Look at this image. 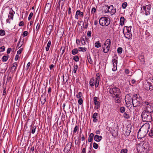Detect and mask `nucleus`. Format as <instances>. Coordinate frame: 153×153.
Masks as SVG:
<instances>
[{
  "instance_id": "obj_33",
  "label": "nucleus",
  "mask_w": 153,
  "mask_h": 153,
  "mask_svg": "<svg viewBox=\"0 0 153 153\" xmlns=\"http://www.w3.org/2000/svg\"><path fill=\"white\" fill-rule=\"evenodd\" d=\"M126 108L125 107L122 106L120 107V111L121 113H125Z\"/></svg>"
},
{
  "instance_id": "obj_15",
  "label": "nucleus",
  "mask_w": 153,
  "mask_h": 153,
  "mask_svg": "<svg viewBox=\"0 0 153 153\" xmlns=\"http://www.w3.org/2000/svg\"><path fill=\"white\" fill-rule=\"evenodd\" d=\"M14 14V12L12 8H11L10 10V12L8 16V17L9 18H10L12 19L13 17V15Z\"/></svg>"
},
{
  "instance_id": "obj_56",
  "label": "nucleus",
  "mask_w": 153,
  "mask_h": 153,
  "mask_svg": "<svg viewBox=\"0 0 153 153\" xmlns=\"http://www.w3.org/2000/svg\"><path fill=\"white\" fill-rule=\"evenodd\" d=\"M17 65V63L16 62L14 63L12 66V68L13 69V68H15L14 70L16 69Z\"/></svg>"
},
{
  "instance_id": "obj_45",
  "label": "nucleus",
  "mask_w": 153,
  "mask_h": 153,
  "mask_svg": "<svg viewBox=\"0 0 153 153\" xmlns=\"http://www.w3.org/2000/svg\"><path fill=\"white\" fill-rule=\"evenodd\" d=\"M139 59L141 62H145L144 56L141 55L139 56Z\"/></svg>"
},
{
  "instance_id": "obj_62",
  "label": "nucleus",
  "mask_w": 153,
  "mask_h": 153,
  "mask_svg": "<svg viewBox=\"0 0 153 153\" xmlns=\"http://www.w3.org/2000/svg\"><path fill=\"white\" fill-rule=\"evenodd\" d=\"M83 102L82 100V98H79L78 100V103L79 105H81Z\"/></svg>"
},
{
  "instance_id": "obj_38",
  "label": "nucleus",
  "mask_w": 153,
  "mask_h": 153,
  "mask_svg": "<svg viewBox=\"0 0 153 153\" xmlns=\"http://www.w3.org/2000/svg\"><path fill=\"white\" fill-rule=\"evenodd\" d=\"M40 24L41 22H40L38 23L37 24L36 30L37 32L38 31L40 28Z\"/></svg>"
},
{
  "instance_id": "obj_12",
  "label": "nucleus",
  "mask_w": 153,
  "mask_h": 153,
  "mask_svg": "<svg viewBox=\"0 0 153 153\" xmlns=\"http://www.w3.org/2000/svg\"><path fill=\"white\" fill-rule=\"evenodd\" d=\"M124 29H123V34L124 35V36L126 38L128 39H130L132 36V34L131 33H130L127 32L126 33H125L124 32Z\"/></svg>"
},
{
  "instance_id": "obj_46",
  "label": "nucleus",
  "mask_w": 153,
  "mask_h": 153,
  "mask_svg": "<svg viewBox=\"0 0 153 153\" xmlns=\"http://www.w3.org/2000/svg\"><path fill=\"white\" fill-rule=\"evenodd\" d=\"M123 51V49L121 47H119L118 48L117 50V53H118L121 54L122 53Z\"/></svg>"
},
{
  "instance_id": "obj_51",
  "label": "nucleus",
  "mask_w": 153,
  "mask_h": 153,
  "mask_svg": "<svg viewBox=\"0 0 153 153\" xmlns=\"http://www.w3.org/2000/svg\"><path fill=\"white\" fill-rule=\"evenodd\" d=\"M73 59L75 61V62H78L79 61V58L78 56H74L73 58Z\"/></svg>"
},
{
  "instance_id": "obj_40",
  "label": "nucleus",
  "mask_w": 153,
  "mask_h": 153,
  "mask_svg": "<svg viewBox=\"0 0 153 153\" xmlns=\"http://www.w3.org/2000/svg\"><path fill=\"white\" fill-rule=\"evenodd\" d=\"M87 58L89 63L90 64H92L93 63V61L91 59V56H87Z\"/></svg>"
},
{
  "instance_id": "obj_53",
  "label": "nucleus",
  "mask_w": 153,
  "mask_h": 153,
  "mask_svg": "<svg viewBox=\"0 0 153 153\" xmlns=\"http://www.w3.org/2000/svg\"><path fill=\"white\" fill-rule=\"evenodd\" d=\"M18 109H19V108H18ZM18 111H19V110H18L17 113L15 116V117L14 119V121H15V120H17V121L18 119L19 118V115L18 114Z\"/></svg>"
},
{
  "instance_id": "obj_64",
  "label": "nucleus",
  "mask_w": 153,
  "mask_h": 153,
  "mask_svg": "<svg viewBox=\"0 0 153 153\" xmlns=\"http://www.w3.org/2000/svg\"><path fill=\"white\" fill-rule=\"evenodd\" d=\"M130 71L128 69H125V73L127 74H129Z\"/></svg>"
},
{
  "instance_id": "obj_10",
  "label": "nucleus",
  "mask_w": 153,
  "mask_h": 153,
  "mask_svg": "<svg viewBox=\"0 0 153 153\" xmlns=\"http://www.w3.org/2000/svg\"><path fill=\"white\" fill-rule=\"evenodd\" d=\"M100 79V74L99 73H97L96 74V81H95V87L97 88L98 87L99 82Z\"/></svg>"
},
{
  "instance_id": "obj_42",
  "label": "nucleus",
  "mask_w": 153,
  "mask_h": 153,
  "mask_svg": "<svg viewBox=\"0 0 153 153\" xmlns=\"http://www.w3.org/2000/svg\"><path fill=\"white\" fill-rule=\"evenodd\" d=\"M78 68V66L77 65H76L74 66L73 71L74 73H76Z\"/></svg>"
},
{
  "instance_id": "obj_37",
  "label": "nucleus",
  "mask_w": 153,
  "mask_h": 153,
  "mask_svg": "<svg viewBox=\"0 0 153 153\" xmlns=\"http://www.w3.org/2000/svg\"><path fill=\"white\" fill-rule=\"evenodd\" d=\"M143 146L144 149H149V146L147 143H144Z\"/></svg>"
},
{
  "instance_id": "obj_48",
  "label": "nucleus",
  "mask_w": 153,
  "mask_h": 153,
  "mask_svg": "<svg viewBox=\"0 0 153 153\" xmlns=\"http://www.w3.org/2000/svg\"><path fill=\"white\" fill-rule=\"evenodd\" d=\"M79 130V128L77 126H76L75 127H74V131H73L74 134L75 133H76V131L78 130Z\"/></svg>"
},
{
  "instance_id": "obj_11",
  "label": "nucleus",
  "mask_w": 153,
  "mask_h": 153,
  "mask_svg": "<svg viewBox=\"0 0 153 153\" xmlns=\"http://www.w3.org/2000/svg\"><path fill=\"white\" fill-rule=\"evenodd\" d=\"M110 46L103 45L102 46L103 51L104 53H108L109 50Z\"/></svg>"
},
{
  "instance_id": "obj_60",
  "label": "nucleus",
  "mask_w": 153,
  "mask_h": 153,
  "mask_svg": "<svg viewBox=\"0 0 153 153\" xmlns=\"http://www.w3.org/2000/svg\"><path fill=\"white\" fill-rule=\"evenodd\" d=\"M87 35L88 37H90L91 35V31H88L87 32Z\"/></svg>"
},
{
  "instance_id": "obj_55",
  "label": "nucleus",
  "mask_w": 153,
  "mask_h": 153,
  "mask_svg": "<svg viewBox=\"0 0 153 153\" xmlns=\"http://www.w3.org/2000/svg\"><path fill=\"white\" fill-rule=\"evenodd\" d=\"M28 34V32L27 31H24L23 33L22 34V36L23 37H24L26 36H27Z\"/></svg>"
},
{
  "instance_id": "obj_6",
  "label": "nucleus",
  "mask_w": 153,
  "mask_h": 153,
  "mask_svg": "<svg viewBox=\"0 0 153 153\" xmlns=\"http://www.w3.org/2000/svg\"><path fill=\"white\" fill-rule=\"evenodd\" d=\"M125 100L126 106L127 107H129L132 104L133 97H131V95L130 94H127L125 97Z\"/></svg>"
},
{
  "instance_id": "obj_27",
  "label": "nucleus",
  "mask_w": 153,
  "mask_h": 153,
  "mask_svg": "<svg viewBox=\"0 0 153 153\" xmlns=\"http://www.w3.org/2000/svg\"><path fill=\"white\" fill-rule=\"evenodd\" d=\"M151 85V83L150 82H147V84L145 85V89L147 90H149L151 88H150V86Z\"/></svg>"
},
{
  "instance_id": "obj_50",
  "label": "nucleus",
  "mask_w": 153,
  "mask_h": 153,
  "mask_svg": "<svg viewBox=\"0 0 153 153\" xmlns=\"http://www.w3.org/2000/svg\"><path fill=\"white\" fill-rule=\"evenodd\" d=\"M93 147L95 149H97L98 147V145L95 143H93Z\"/></svg>"
},
{
  "instance_id": "obj_31",
  "label": "nucleus",
  "mask_w": 153,
  "mask_h": 153,
  "mask_svg": "<svg viewBox=\"0 0 153 153\" xmlns=\"http://www.w3.org/2000/svg\"><path fill=\"white\" fill-rule=\"evenodd\" d=\"M123 116L126 119H128L130 117L129 114L127 112L124 113Z\"/></svg>"
},
{
  "instance_id": "obj_52",
  "label": "nucleus",
  "mask_w": 153,
  "mask_h": 153,
  "mask_svg": "<svg viewBox=\"0 0 153 153\" xmlns=\"http://www.w3.org/2000/svg\"><path fill=\"white\" fill-rule=\"evenodd\" d=\"M149 134L150 137L153 136V128L151 129L149 133Z\"/></svg>"
},
{
  "instance_id": "obj_35",
  "label": "nucleus",
  "mask_w": 153,
  "mask_h": 153,
  "mask_svg": "<svg viewBox=\"0 0 153 153\" xmlns=\"http://www.w3.org/2000/svg\"><path fill=\"white\" fill-rule=\"evenodd\" d=\"M126 28V30H127V32L129 33H130L131 32V26H130L129 27L125 26L124 27V28Z\"/></svg>"
},
{
  "instance_id": "obj_17",
  "label": "nucleus",
  "mask_w": 153,
  "mask_h": 153,
  "mask_svg": "<svg viewBox=\"0 0 153 153\" xmlns=\"http://www.w3.org/2000/svg\"><path fill=\"white\" fill-rule=\"evenodd\" d=\"M143 8V10L145 11V14L146 16H148L150 14V13L147 10L146 7V6H143L141 7V10Z\"/></svg>"
},
{
  "instance_id": "obj_59",
  "label": "nucleus",
  "mask_w": 153,
  "mask_h": 153,
  "mask_svg": "<svg viewBox=\"0 0 153 153\" xmlns=\"http://www.w3.org/2000/svg\"><path fill=\"white\" fill-rule=\"evenodd\" d=\"M33 15V13L32 12H31L30 13L29 15V17H28V19L29 20H30L31 19Z\"/></svg>"
},
{
  "instance_id": "obj_14",
  "label": "nucleus",
  "mask_w": 153,
  "mask_h": 153,
  "mask_svg": "<svg viewBox=\"0 0 153 153\" xmlns=\"http://www.w3.org/2000/svg\"><path fill=\"white\" fill-rule=\"evenodd\" d=\"M71 143L69 142L65 146V149L67 150V151L69 152L71 148Z\"/></svg>"
},
{
  "instance_id": "obj_58",
  "label": "nucleus",
  "mask_w": 153,
  "mask_h": 153,
  "mask_svg": "<svg viewBox=\"0 0 153 153\" xmlns=\"http://www.w3.org/2000/svg\"><path fill=\"white\" fill-rule=\"evenodd\" d=\"M96 9L95 7H93L91 10V13L93 14H94L96 12Z\"/></svg>"
},
{
  "instance_id": "obj_18",
  "label": "nucleus",
  "mask_w": 153,
  "mask_h": 153,
  "mask_svg": "<svg viewBox=\"0 0 153 153\" xmlns=\"http://www.w3.org/2000/svg\"><path fill=\"white\" fill-rule=\"evenodd\" d=\"M98 114L97 113H94L92 116V118L94 119L93 121L94 122L96 123L98 120L97 117L98 116Z\"/></svg>"
},
{
  "instance_id": "obj_39",
  "label": "nucleus",
  "mask_w": 153,
  "mask_h": 153,
  "mask_svg": "<svg viewBox=\"0 0 153 153\" xmlns=\"http://www.w3.org/2000/svg\"><path fill=\"white\" fill-rule=\"evenodd\" d=\"M118 57L117 56L114 59H113V63L115 64L116 66H117V59Z\"/></svg>"
},
{
  "instance_id": "obj_36",
  "label": "nucleus",
  "mask_w": 153,
  "mask_h": 153,
  "mask_svg": "<svg viewBox=\"0 0 153 153\" xmlns=\"http://www.w3.org/2000/svg\"><path fill=\"white\" fill-rule=\"evenodd\" d=\"M78 50L77 48L74 49L72 51V53L73 55H75L78 53Z\"/></svg>"
},
{
  "instance_id": "obj_29",
  "label": "nucleus",
  "mask_w": 153,
  "mask_h": 153,
  "mask_svg": "<svg viewBox=\"0 0 153 153\" xmlns=\"http://www.w3.org/2000/svg\"><path fill=\"white\" fill-rule=\"evenodd\" d=\"M9 57V56L8 55L3 56L1 59L2 61L4 62H6Z\"/></svg>"
},
{
  "instance_id": "obj_23",
  "label": "nucleus",
  "mask_w": 153,
  "mask_h": 153,
  "mask_svg": "<svg viewBox=\"0 0 153 153\" xmlns=\"http://www.w3.org/2000/svg\"><path fill=\"white\" fill-rule=\"evenodd\" d=\"M94 134L93 133L90 134L88 137V141L89 142H91L93 140Z\"/></svg>"
},
{
  "instance_id": "obj_44",
  "label": "nucleus",
  "mask_w": 153,
  "mask_h": 153,
  "mask_svg": "<svg viewBox=\"0 0 153 153\" xmlns=\"http://www.w3.org/2000/svg\"><path fill=\"white\" fill-rule=\"evenodd\" d=\"M82 93L81 92H79L76 95V97L78 98H81Z\"/></svg>"
},
{
  "instance_id": "obj_57",
  "label": "nucleus",
  "mask_w": 153,
  "mask_h": 153,
  "mask_svg": "<svg viewBox=\"0 0 153 153\" xmlns=\"http://www.w3.org/2000/svg\"><path fill=\"white\" fill-rule=\"evenodd\" d=\"M89 20V17L88 16H86L85 18L84 22L85 23H88V21Z\"/></svg>"
},
{
  "instance_id": "obj_4",
  "label": "nucleus",
  "mask_w": 153,
  "mask_h": 153,
  "mask_svg": "<svg viewBox=\"0 0 153 153\" xmlns=\"http://www.w3.org/2000/svg\"><path fill=\"white\" fill-rule=\"evenodd\" d=\"M138 97L137 94H135L133 95L132 105L134 107L139 106L140 105L141 99L140 96Z\"/></svg>"
},
{
  "instance_id": "obj_16",
  "label": "nucleus",
  "mask_w": 153,
  "mask_h": 153,
  "mask_svg": "<svg viewBox=\"0 0 153 153\" xmlns=\"http://www.w3.org/2000/svg\"><path fill=\"white\" fill-rule=\"evenodd\" d=\"M102 138V136H99L98 135H96L94 136V140L97 142L100 141Z\"/></svg>"
},
{
  "instance_id": "obj_20",
  "label": "nucleus",
  "mask_w": 153,
  "mask_h": 153,
  "mask_svg": "<svg viewBox=\"0 0 153 153\" xmlns=\"http://www.w3.org/2000/svg\"><path fill=\"white\" fill-rule=\"evenodd\" d=\"M124 131V135L126 136H128L130 134L131 132V129H126Z\"/></svg>"
},
{
  "instance_id": "obj_8",
  "label": "nucleus",
  "mask_w": 153,
  "mask_h": 153,
  "mask_svg": "<svg viewBox=\"0 0 153 153\" xmlns=\"http://www.w3.org/2000/svg\"><path fill=\"white\" fill-rule=\"evenodd\" d=\"M112 97L114 99V100L115 103L119 104L121 103V98L120 95L113 97Z\"/></svg>"
},
{
  "instance_id": "obj_13",
  "label": "nucleus",
  "mask_w": 153,
  "mask_h": 153,
  "mask_svg": "<svg viewBox=\"0 0 153 153\" xmlns=\"http://www.w3.org/2000/svg\"><path fill=\"white\" fill-rule=\"evenodd\" d=\"M53 28L52 25H49L47 27V31L46 34L49 35H50L51 33L52 30Z\"/></svg>"
},
{
  "instance_id": "obj_41",
  "label": "nucleus",
  "mask_w": 153,
  "mask_h": 153,
  "mask_svg": "<svg viewBox=\"0 0 153 153\" xmlns=\"http://www.w3.org/2000/svg\"><path fill=\"white\" fill-rule=\"evenodd\" d=\"M80 143V139L79 138H77L76 139L75 141V144L77 145L78 144H79Z\"/></svg>"
},
{
  "instance_id": "obj_9",
  "label": "nucleus",
  "mask_w": 153,
  "mask_h": 153,
  "mask_svg": "<svg viewBox=\"0 0 153 153\" xmlns=\"http://www.w3.org/2000/svg\"><path fill=\"white\" fill-rule=\"evenodd\" d=\"M51 6V4L49 3H47L45 6L44 12L46 13H48L50 10Z\"/></svg>"
},
{
  "instance_id": "obj_54",
  "label": "nucleus",
  "mask_w": 153,
  "mask_h": 153,
  "mask_svg": "<svg viewBox=\"0 0 153 153\" xmlns=\"http://www.w3.org/2000/svg\"><path fill=\"white\" fill-rule=\"evenodd\" d=\"M127 150L126 149H122L120 152V153H127Z\"/></svg>"
},
{
  "instance_id": "obj_2",
  "label": "nucleus",
  "mask_w": 153,
  "mask_h": 153,
  "mask_svg": "<svg viewBox=\"0 0 153 153\" xmlns=\"http://www.w3.org/2000/svg\"><path fill=\"white\" fill-rule=\"evenodd\" d=\"M109 92L112 97L120 95L121 93L120 89L116 87L110 88Z\"/></svg>"
},
{
  "instance_id": "obj_61",
  "label": "nucleus",
  "mask_w": 153,
  "mask_h": 153,
  "mask_svg": "<svg viewBox=\"0 0 153 153\" xmlns=\"http://www.w3.org/2000/svg\"><path fill=\"white\" fill-rule=\"evenodd\" d=\"M5 50V48L4 46H2L0 48V52H2Z\"/></svg>"
},
{
  "instance_id": "obj_25",
  "label": "nucleus",
  "mask_w": 153,
  "mask_h": 153,
  "mask_svg": "<svg viewBox=\"0 0 153 153\" xmlns=\"http://www.w3.org/2000/svg\"><path fill=\"white\" fill-rule=\"evenodd\" d=\"M51 40H49L47 45V46L45 47L46 51H49V48L51 45Z\"/></svg>"
},
{
  "instance_id": "obj_49",
  "label": "nucleus",
  "mask_w": 153,
  "mask_h": 153,
  "mask_svg": "<svg viewBox=\"0 0 153 153\" xmlns=\"http://www.w3.org/2000/svg\"><path fill=\"white\" fill-rule=\"evenodd\" d=\"M127 6V3L126 2H125L123 3L122 6V8L124 9H125L126 7Z\"/></svg>"
},
{
  "instance_id": "obj_5",
  "label": "nucleus",
  "mask_w": 153,
  "mask_h": 153,
  "mask_svg": "<svg viewBox=\"0 0 153 153\" xmlns=\"http://www.w3.org/2000/svg\"><path fill=\"white\" fill-rule=\"evenodd\" d=\"M142 105L145 106L146 109L144 111L151 113L153 111V108L152 107V103L147 101H144L142 102Z\"/></svg>"
},
{
  "instance_id": "obj_22",
  "label": "nucleus",
  "mask_w": 153,
  "mask_h": 153,
  "mask_svg": "<svg viewBox=\"0 0 153 153\" xmlns=\"http://www.w3.org/2000/svg\"><path fill=\"white\" fill-rule=\"evenodd\" d=\"M111 41L110 39H108L104 43L103 45L106 46H111Z\"/></svg>"
},
{
  "instance_id": "obj_63",
  "label": "nucleus",
  "mask_w": 153,
  "mask_h": 153,
  "mask_svg": "<svg viewBox=\"0 0 153 153\" xmlns=\"http://www.w3.org/2000/svg\"><path fill=\"white\" fill-rule=\"evenodd\" d=\"M148 7L146 9H147V10L149 11V12H150V11L151 10V5L150 4H149L147 5Z\"/></svg>"
},
{
  "instance_id": "obj_43",
  "label": "nucleus",
  "mask_w": 153,
  "mask_h": 153,
  "mask_svg": "<svg viewBox=\"0 0 153 153\" xmlns=\"http://www.w3.org/2000/svg\"><path fill=\"white\" fill-rule=\"evenodd\" d=\"M5 31L3 30H0V35L1 36H4L5 35Z\"/></svg>"
},
{
  "instance_id": "obj_28",
  "label": "nucleus",
  "mask_w": 153,
  "mask_h": 153,
  "mask_svg": "<svg viewBox=\"0 0 153 153\" xmlns=\"http://www.w3.org/2000/svg\"><path fill=\"white\" fill-rule=\"evenodd\" d=\"M141 129H140L139 130L138 134H137V137L138 138H143L145 136V135H143L141 136Z\"/></svg>"
},
{
  "instance_id": "obj_32",
  "label": "nucleus",
  "mask_w": 153,
  "mask_h": 153,
  "mask_svg": "<svg viewBox=\"0 0 153 153\" xmlns=\"http://www.w3.org/2000/svg\"><path fill=\"white\" fill-rule=\"evenodd\" d=\"M101 46V44L100 43V42L99 41L96 42L95 43V46L96 48H99Z\"/></svg>"
},
{
  "instance_id": "obj_3",
  "label": "nucleus",
  "mask_w": 153,
  "mask_h": 153,
  "mask_svg": "<svg viewBox=\"0 0 153 153\" xmlns=\"http://www.w3.org/2000/svg\"><path fill=\"white\" fill-rule=\"evenodd\" d=\"M100 25L102 26H108L110 22V20L109 18L103 17L101 18L99 20Z\"/></svg>"
},
{
  "instance_id": "obj_47",
  "label": "nucleus",
  "mask_w": 153,
  "mask_h": 153,
  "mask_svg": "<svg viewBox=\"0 0 153 153\" xmlns=\"http://www.w3.org/2000/svg\"><path fill=\"white\" fill-rule=\"evenodd\" d=\"M31 133L32 134H34L36 130V126H34L32 127L31 128Z\"/></svg>"
},
{
  "instance_id": "obj_1",
  "label": "nucleus",
  "mask_w": 153,
  "mask_h": 153,
  "mask_svg": "<svg viewBox=\"0 0 153 153\" xmlns=\"http://www.w3.org/2000/svg\"><path fill=\"white\" fill-rule=\"evenodd\" d=\"M141 117L143 121L151 122L152 121V116L151 113L148 112L146 111H143L142 113Z\"/></svg>"
},
{
  "instance_id": "obj_24",
  "label": "nucleus",
  "mask_w": 153,
  "mask_h": 153,
  "mask_svg": "<svg viewBox=\"0 0 153 153\" xmlns=\"http://www.w3.org/2000/svg\"><path fill=\"white\" fill-rule=\"evenodd\" d=\"M90 85L91 86H94L95 85V80L93 78H91L90 81L89 82Z\"/></svg>"
},
{
  "instance_id": "obj_19",
  "label": "nucleus",
  "mask_w": 153,
  "mask_h": 153,
  "mask_svg": "<svg viewBox=\"0 0 153 153\" xmlns=\"http://www.w3.org/2000/svg\"><path fill=\"white\" fill-rule=\"evenodd\" d=\"M40 100L42 105L44 104L46 100V98L45 96L44 97L43 95H42L41 97L40 98Z\"/></svg>"
},
{
  "instance_id": "obj_21",
  "label": "nucleus",
  "mask_w": 153,
  "mask_h": 153,
  "mask_svg": "<svg viewBox=\"0 0 153 153\" xmlns=\"http://www.w3.org/2000/svg\"><path fill=\"white\" fill-rule=\"evenodd\" d=\"M85 35H83L81 39V42L82 45H85Z\"/></svg>"
},
{
  "instance_id": "obj_34",
  "label": "nucleus",
  "mask_w": 153,
  "mask_h": 153,
  "mask_svg": "<svg viewBox=\"0 0 153 153\" xmlns=\"http://www.w3.org/2000/svg\"><path fill=\"white\" fill-rule=\"evenodd\" d=\"M79 48L80 49L79 50V51H82L83 52L86 51L87 49L85 48H82V47H79Z\"/></svg>"
},
{
  "instance_id": "obj_7",
  "label": "nucleus",
  "mask_w": 153,
  "mask_h": 153,
  "mask_svg": "<svg viewBox=\"0 0 153 153\" xmlns=\"http://www.w3.org/2000/svg\"><path fill=\"white\" fill-rule=\"evenodd\" d=\"M99 98L96 97H94L93 98L94 102L96 108L98 109L100 107V102L98 101Z\"/></svg>"
},
{
  "instance_id": "obj_26",
  "label": "nucleus",
  "mask_w": 153,
  "mask_h": 153,
  "mask_svg": "<svg viewBox=\"0 0 153 153\" xmlns=\"http://www.w3.org/2000/svg\"><path fill=\"white\" fill-rule=\"evenodd\" d=\"M107 7L108 8L107 12H111L114 8V7L112 5H111L110 6H107Z\"/></svg>"
},
{
  "instance_id": "obj_30",
  "label": "nucleus",
  "mask_w": 153,
  "mask_h": 153,
  "mask_svg": "<svg viewBox=\"0 0 153 153\" xmlns=\"http://www.w3.org/2000/svg\"><path fill=\"white\" fill-rule=\"evenodd\" d=\"M125 21V18L124 17H121L120 20V24L121 26L123 25Z\"/></svg>"
}]
</instances>
